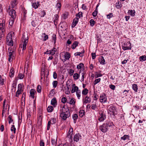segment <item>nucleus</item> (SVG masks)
<instances>
[{
  "label": "nucleus",
  "instance_id": "nucleus-1",
  "mask_svg": "<svg viewBox=\"0 0 146 146\" xmlns=\"http://www.w3.org/2000/svg\"><path fill=\"white\" fill-rule=\"evenodd\" d=\"M59 111L60 117L62 120H66L70 116L69 108L65 105L60 106Z\"/></svg>",
  "mask_w": 146,
  "mask_h": 146
},
{
  "label": "nucleus",
  "instance_id": "nucleus-2",
  "mask_svg": "<svg viewBox=\"0 0 146 146\" xmlns=\"http://www.w3.org/2000/svg\"><path fill=\"white\" fill-rule=\"evenodd\" d=\"M113 125V123L110 121H107L100 126V130L103 132H106L108 129V127H111Z\"/></svg>",
  "mask_w": 146,
  "mask_h": 146
},
{
  "label": "nucleus",
  "instance_id": "nucleus-3",
  "mask_svg": "<svg viewBox=\"0 0 146 146\" xmlns=\"http://www.w3.org/2000/svg\"><path fill=\"white\" fill-rule=\"evenodd\" d=\"M28 36L23 35L21 39L22 42L21 45H22V46L21 47L23 48V50H24L26 49L27 44L28 42Z\"/></svg>",
  "mask_w": 146,
  "mask_h": 146
},
{
  "label": "nucleus",
  "instance_id": "nucleus-4",
  "mask_svg": "<svg viewBox=\"0 0 146 146\" xmlns=\"http://www.w3.org/2000/svg\"><path fill=\"white\" fill-rule=\"evenodd\" d=\"M14 33L13 32L9 33L6 37V43L8 45L12 46L13 44V42L12 40V34Z\"/></svg>",
  "mask_w": 146,
  "mask_h": 146
},
{
  "label": "nucleus",
  "instance_id": "nucleus-5",
  "mask_svg": "<svg viewBox=\"0 0 146 146\" xmlns=\"http://www.w3.org/2000/svg\"><path fill=\"white\" fill-rule=\"evenodd\" d=\"M117 108L114 105L110 106V107L108 110V113L110 114L115 116L117 113Z\"/></svg>",
  "mask_w": 146,
  "mask_h": 146
},
{
  "label": "nucleus",
  "instance_id": "nucleus-6",
  "mask_svg": "<svg viewBox=\"0 0 146 146\" xmlns=\"http://www.w3.org/2000/svg\"><path fill=\"white\" fill-rule=\"evenodd\" d=\"M122 48L123 50H125L131 49V46L130 41L124 42H122Z\"/></svg>",
  "mask_w": 146,
  "mask_h": 146
},
{
  "label": "nucleus",
  "instance_id": "nucleus-7",
  "mask_svg": "<svg viewBox=\"0 0 146 146\" xmlns=\"http://www.w3.org/2000/svg\"><path fill=\"white\" fill-rule=\"evenodd\" d=\"M73 132V129L71 127L69 129V131L67 135V137L69 138V141L70 143H72L73 141L72 140V135Z\"/></svg>",
  "mask_w": 146,
  "mask_h": 146
},
{
  "label": "nucleus",
  "instance_id": "nucleus-8",
  "mask_svg": "<svg viewBox=\"0 0 146 146\" xmlns=\"http://www.w3.org/2000/svg\"><path fill=\"white\" fill-rule=\"evenodd\" d=\"M99 115L98 117V120L100 122L104 120L106 116L104 111H100L99 112Z\"/></svg>",
  "mask_w": 146,
  "mask_h": 146
},
{
  "label": "nucleus",
  "instance_id": "nucleus-9",
  "mask_svg": "<svg viewBox=\"0 0 146 146\" xmlns=\"http://www.w3.org/2000/svg\"><path fill=\"white\" fill-rule=\"evenodd\" d=\"M42 110L39 109L38 110L37 119L38 123H42Z\"/></svg>",
  "mask_w": 146,
  "mask_h": 146
},
{
  "label": "nucleus",
  "instance_id": "nucleus-10",
  "mask_svg": "<svg viewBox=\"0 0 146 146\" xmlns=\"http://www.w3.org/2000/svg\"><path fill=\"white\" fill-rule=\"evenodd\" d=\"M100 102L101 103H104L107 101V98L106 95L105 94H103L100 95Z\"/></svg>",
  "mask_w": 146,
  "mask_h": 146
},
{
  "label": "nucleus",
  "instance_id": "nucleus-11",
  "mask_svg": "<svg viewBox=\"0 0 146 146\" xmlns=\"http://www.w3.org/2000/svg\"><path fill=\"white\" fill-rule=\"evenodd\" d=\"M56 118H52L49 121L47 124V130H48L50 129V125L55 123L56 122Z\"/></svg>",
  "mask_w": 146,
  "mask_h": 146
},
{
  "label": "nucleus",
  "instance_id": "nucleus-12",
  "mask_svg": "<svg viewBox=\"0 0 146 146\" xmlns=\"http://www.w3.org/2000/svg\"><path fill=\"white\" fill-rule=\"evenodd\" d=\"M10 8L7 10V11L9 12V14L11 18L12 19H15L16 15L15 14V10L13 9H12L9 11V9Z\"/></svg>",
  "mask_w": 146,
  "mask_h": 146
},
{
  "label": "nucleus",
  "instance_id": "nucleus-13",
  "mask_svg": "<svg viewBox=\"0 0 146 146\" xmlns=\"http://www.w3.org/2000/svg\"><path fill=\"white\" fill-rule=\"evenodd\" d=\"M5 21L4 20L2 21V22L0 23V31L2 32L3 34L5 31ZM3 35L1 34V35Z\"/></svg>",
  "mask_w": 146,
  "mask_h": 146
},
{
  "label": "nucleus",
  "instance_id": "nucleus-14",
  "mask_svg": "<svg viewBox=\"0 0 146 146\" xmlns=\"http://www.w3.org/2000/svg\"><path fill=\"white\" fill-rule=\"evenodd\" d=\"M81 137V136L80 133H77L76 134L74 135L73 137V140L74 141H75L76 142H78L80 139V137Z\"/></svg>",
  "mask_w": 146,
  "mask_h": 146
},
{
  "label": "nucleus",
  "instance_id": "nucleus-15",
  "mask_svg": "<svg viewBox=\"0 0 146 146\" xmlns=\"http://www.w3.org/2000/svg\"><path fill=\"white\" fill-rule=\"evenodd\" d=\"M57 101L56 98L52 99L51 101V104L54 107H55L57 105Z\"/></svg>",
  "mask_w": 146,
  "mask_h": 146
},
{
  "label": "nucleus",
  "instance_id": "nucleus-16",
  "mask_svg": "<svg viewBox=\"0 0 146 146\" xmlns=\"http://www.w3.org/2000/svg\"><path fill=\"white\" fill-rule=\"evenodd\" d=\"M98 60L100 64H102L104 65L106 64L105 60L103 56L99 57Z\"/></svg>",
  "mask_w": 146,
  "mask_h": 146
},
{
  "label": "nucleus",
  "instance_id": "nucleus-17",
  "mask_svg": "<svg viewBox=\"0 0 146 146\" xmlns=\"http://www.w3.org/2000/svg\"><path fill=\"white\" fill-rule=\"evenodd\" d=\"M78 87L75 86V84H72V88L71 90V93H74L75 92H76V91L78 90H79Z\"/></svg>",
  "mask_w": 146,
  "mask_h": 146
},
{
  "label": "nucleus",
  "instance_id": "nucleus-18",
  "mask_svg": "<svg viewBox=\"0 0 146 146\" xmlns=\"http://www.w3.org/2000/svg\"><path fill=\"white\" fill-rule=\"evenodd\" d=\"M91 101L90 98L88 96H86L83 100V102L85 104L90 103Z\"/></svg>",
  "mask_w": 146,
  "mask_h": 146
},
{
  "label": "nucleus",
  "instance_id": "nucleus-19",
  "mask_svg": "<svg viewBox=\"0 0 146 146\" xmlns=\"http://www.w3.org/2000/svg\"><path fill=\"white\" fill-rule=\"evenodd\" d=\"M79 19L78 18H75L73 21V22L72 25V27L73 28L78 23Z\"/></svg>",
  "mask_w": 146,
  "mask_h": 146
},
{
  "label": "nucleus",
  "instance_id": "nucleus-20",
  "mask_svg": "<svg viewBox=\"0 0 146 146\" xmlns=\"http://www.w3.org/2000/svg\"><path fill=\"white\" fill-rule=\"evenodd\" d=\"M39 3V1H37V2L35 3L32 2V7L35 9H37L40 5Z\"/></svg>",
  "mask_w": 146,
  "mask_h": 146
},
{
  "label": "nucleus",
  "instance_id": "nucleus-21",
  "mask_svg": "<svg viewBox=\"0 0 146 146\" xmlns=\"http://www.w3.org/2000/svg\"><path fill=\"white\" fill-rule=\"evenodd\" d=\"M35 93H36V91L35 90L32 89L30 91V94L32 98H34L35 94Z\"/></svg>",
  "mask_w": 146,
  "mask_h": 146
},
{
  "label": "nucleus",
  "instance_id": "nucleus-22",
  "mask_svg": "<svg viewBox=\"0 0 146 146\" xmlns=\"http://www.w3.org/2000/svg\"><path fill=\"white\" fill-rule=\"evenodd\" d=\"M11 51L10 52H9V60L10 61L11 58H13V57H14L13 56V53H14V51L13 50H11Z\"/></svg>",
  "mask_w": 146,
  "mask_h": 146
},
{
  "label": "nucleus",
  "instance_id": "nucleus-23",
  "mask_svg": "<svg viewBox=\"0 0 146 146\" xmlns=\"http://www.w3.org/2000/svg\"><path fill=\"white\" fill-rule=\"evenodd\" d=\"M72 117L73 119L74 123H76V122L77 119L78 117V114L76 113L73 114L72 115Z\"/></svg>",
  "mask_w": 146,
  "mask_h": 146
},
{
  "label": "nucleus",
  "instance_id": "nucleus-24",
  "mask_svg": "<svg viewBox=\"0 0 146 146\" xmlns=\"http://www.w3.org/2000/svg\"><path fill=\"white\" fill-rule=\"evenodd\" d=\"M56 90L54 89L51 90L50 91L48 95V97H50L52 96H53L55 94V93Z\"/></svg>",
  "mask_w": 146,
  "mask_h": 146
},
{
  "label": "nucleus",
  "instance_id": "nucleus-25",
  "mask_svg": "<svg viewBox=\"0 0 146 146\" xmlns=\"http://www.w3.org/2000/svg\"><path fill=\"white\" fill-rule=\"evenodd\" d=\"M17 1V0H12L11 2L12 8H14L17 5L18 3Z\"/></svg>",
  "mask_w": 146,
  "mask_h": 146
},
{
  "label": "nucleus",
  "instance_id": "nucleus-26",
  "mask_svg": "<svg viewBox=\"0 0 146 146\" xmlns=\"http://www.w3.org/2000/svg\"><path fill=\"white\" fill-rule=\"evenodd\" d=\"M99 6V4H98L96 6L95 10L92 13V15L94 17H96L98 14V7Z\"/></svg>",
  "mask_w": 146,
  "mask_h": 146
},
{
  "label": "nucleus",
  "instance_id": "nucleus-27",
  "mask_svg": "<svg viewBox=\"0 0 146 146\" xmlns=\"http://www.w3.org/2000/svg\"><path fill=\"white\" fill-rule=\"evenodd\" d=\"M29 52V55L31 56L32 55L33 53V47L32 46L30 45L28 48Z\"/></svg>",
  "mask_w": 146,
  "mask_h": 146
},
{
  "label": "nucleus",
  "instance_id": "nucleus-28",
  "mask_svg": "<svg viewBox=\"0 0 146 146\" xmlns=\"http://www.w3.org/2000/svg\"><path fill=\"white\" fill-rule=\"evenodd\" d=\"M78 41H74L72 45V48L73 49H75L76 47L78 46Z\"/></svg>",
  "mask_w": 146,
  "mask_h": 146
},
{
  "label": "nucleus",
  "instance_id": "nucleus-29",
  "mask_svg": "<svg viewBox=\"0 0 146 146\" xmlns=\"http://www.w3.org/2000/svg\"><path fill=\"white\" fill-rule=\"evenodd\" d=\"M70 55L69 52H66L64 55V57L65 60H69L70 57Z\"/></svg>",
  "mask_w": 146,
  "mask_h": 146
},
{
  "label": "nucleus",
  "instance_id": "nucleus-30",
  "mask_svg": "<svg viewBox=\"0 0 146 146\" xmlns=\"http://www.w3.org/2000/svg\"><path fill=\"white\" fill-rule=\"evenodd\" d=\"M122 6L121 3L119 1H118L115 3V7L117 9L121 8Z\"/></svg>",
  "mask_w": 146,
  "mask_h": 146
},
{
  "label": "nucleus",
  "instance_id": "nucleus-31",
  "mask_svg": "<svg viewBox=\"0 0 146 146\" xmlns=\"http://www.w3.org/2000/svg\"><path fill=\"white\" fill-rule=\"evenodd\" d=\"M15 72L14 70V68H12L10 70V72L9 73V76L10 77H13L14 75Z\"/></svg>",
  "mask_w": 146,
  "mask_h": 146
},
{
  "label": "nucleus",
  "instance_id": "nucleus-32",
  "mask_svg": "<svg viewBox=\"0 0 146 146\" xmlns=\"http://www.w3.org/2000/svg\"><path fill=\"white\" fill-rule=\"evenodd\" d=\"M91 109L93 110H95L97 111L98 110L97 106L96 104H93L91 105Z\"/></svg>",
  "mask_w": 146,
  "mask_h": 146
},
{
  "label": "nucleus",
  "instance_id": "nucleus-33",
  "mask_svg": "<svg viewBox=\"0 0 146 146\" xmlns=\"http://www.w3.org/2000/svg\"><path fill=\"white\" fill-rule=\"evenodd\" d=\"M69 14L68 12H65L62 14V18L65 19L67 18Z\"/></svg>",
  "mask_w": 146,
  "mask_h": 146
},
{
  "label": "nucleus",
  "instance_id": "nucleus-34",
  "mask_svg": "<svg viewBox=\"0 0 146 146\" xmlns=\"http://www.w3.org/2000/svg\"><path fill=\"white\" fill-rule=\"evenodd\" d=\"M128 13L130 14V15L132 16H134L135 15V12L134 10H128Z\"/></svg>",
  "mask_w": 146,
  "mask_h": 146
},
{
  "label": "nucleus",
  "instance_id": "nucleus-35",
  "mask_svg": "<svg viewBox=\"0 0 146 146\" xmlns=\"http://www.w3.org/2000/svg\"><path fill=\"white\" fill-rule=\"evenodd\" d=\"M5 103L3 102V110H2V117H3L4 116V115H3L4 113L5 112L6 110H7V108H5Z\"/></svg>",
  "mask_w": 146,
  "mask_h": 146
},
{
  "label": "nucleus",
  "instance_id": "nucleus-36",
  "mask_svg": "<svg viewBox=\"0 0 146 146\" xmlns=\"http://www.w3.org/2000/svg\"><path fill=\"white\" fill-rule=\"evenodd\" d=\"M132 88L135 92H137V90L138 89V86L136 84H134L132 85Z\"/></svg>",
  "mask_w": 146,
  "mask_h": 146
},
{
  "label": "nucleus",
  "instance_id": "nucleus-37",
  "mask_svg": "<svg viewBox=\"0 0 146 146\" xmlns=\"http://www.w3.org/2000/svg\"><path fill=\"white\" fill-rule=\"evenodd\" d=\"M79 77L80 75L77 73L74 74L73 76V77L74 80H78Z\"/></svg>",
  "mask_w": 146,
  "mask_h": 146
},
{
  "label": "nucleus",
  "instance_id": "nucleus-38",
  "mask_svg": "<svg viewBox=\"0 0 146 146\" xmlns=\"http://www.w3.org/2000/svg\"><path fill=\"white\" fill-rule=\"evenodd\" d=\"M76 18H78L79 19L80 17H82V12H80L78 13H77L76 15Z\"/></svg>",
  "mask_w": 146,
  "mask_h": 146
},
{
  "label": "nucleus",
  "instance_id": "nucleus-39",
  "mask_svg": "<svg viewBox=\"0 0 146 146\" xmlns=\"http://www.w3.org/2000/svg\"><path fill=\"white\" fill-rule=\"evenodd\" d=\"M85 111L84 110H80L79 111V115L82 117L85 114Z\"/></svg>",
  "mask_w": 146,
  "mask_h": 146
},
{
  "label": "nucleus",
  "instance_id": "nucleus-40",
  "mask_svg": "<svg viewBox=\"0 0 146 146\" xmlns=\"http://www.w3.org/2000/svg\"><path fill=\"white\" fill-rule=\"evenodd\" d=\"M54 110L53 107L52 106H48L47 108V110L48 112H52Z\"/></svg>",
  "mask_w": 146,
  "mask_h": 146
},
{
  "label": "nucleus",
  "instance_id": "nucleus-41",
  "mask_svg": "<svg viewBox=\"0 0 146 146\" xmlns=\"http://www.w3.org/2000/svg\"><path fill=\"white\" fill-rule=\"evenodd\" d=\"M139 60L141 61H143L146 60V56L143 55L140 56L139 58Z\"/></svg>",
  "mask_w": 146,
  "mask_h": 146
},
{
  "label": "nucleus",
  "instance_id": "nucleus-42",
  "mask_svg": "<svg viewBox=\"0 0 146 146\" xmlns=\"http://www.w3.org/2000/svg\"><path fill=\"white\" fill-rule=\"evenodd\" d=\"M68 103L70 104L74 105L76 103V100L74 98H71Z\"/></svg>",
  "mask_w": 146,
  "mask_h": 146
},
{
  "label": "nucleus",
  "instance_id": "nucleus-43",
  "mask_svg": "<svg viewBox=\"0 0 146 146\" xmlns=\"http://www.w3.org/2000/svg\"><path fill=\"white\" fill-rule=\"evenodd\" d=\"M31 111L30 110H28L27 111V118L29 119V120H30V118L31 116Z\"/></svg>",
  "mask_w": 146,
  "mask_h": 146
},
{
  "label": "nucleus",
  "instance_id": "nucleus-44",
  "mask_svg": "<svg viewBox=\"0 0 146 146\" xmlns=\"http://www.w3.org/2000/svg\"><path fill=\"white\" fill-rule=\"evenodd\" d=\"M88 90L87 88H85L84 89L82 92V94L83 95H86L88 93Z\"/></svg>",
  "mask_w": 146,
  "mask_h": 146
},
{
  "label": "nucleus",
  "instance_id": "nucleus-45",
  "mask_svg": "<svg viewBox=\"0 0 146 146\" xmlns=\"http://www.w3.org/2000/svg\"><path fill=\"white\" fill-rule=\"evenodd\" d=\"M129 135H124L123 137H121V139L125 141L127 139H129Z\"/></svg>",
  "mask_w": 146,
  "mask_h": 146
},
{
  "label": "nucleus",
  "instance_id": "nucleus-46",
  "mask_svg": "<svg viewBox=\"0 0 146 146\" xmlns=\"http://www.w3.org/2000/svg\"><path fill=\"white\" fill-rule=\"evenodd\" d=\"M56 49L54 48L52 49L51 50H50V54H51L52 56H53L54 55L56 52Z\"/></svg>",
  "mask_w": 146,
  "mask_h": 146
},
{
  "label": "nucleus",
  "instance_id": "nucleus-47",
  "mask_svg": "<svg viewBox=\"0 0 146 146\" xmlns=\"http://www.w3.org/2000/svg\"><path fill=\"white\" fill-rule=\"evenodd\" d=\"M101 79L100 78H99L97 79H96L93 82L94 85L95 86L97 83L100 82Z\"/></svg>",
  "mask_w": 146,
  "mask_h": 146
},
{
  "label": "nucleus",
  "instance_id": "nucleus-48",
  "mask_svg": "<svg viewBox=\"0 0 146 146\" xmlns=\"http://www.w3.org/2000/svg\"><path fill=\"white\" fill-rule=\"evenodd\" d=\"M101 71H99L98 72H97L96 74L95 78H98L102 76V74L101 73Z\"/></svg>",
  "mask_w": 146,
  "mask_h": 146
},
{
  "label": "nucleus",
  "instance_id": "nucleus-49",
  "mask_svg": "<svg viewBox=\"0 0 146 146\" xmlns=\"http://www.w3.org/2000/svg\"><path fill=\"white\" fill-rule=\"evenodd\" d=\"M84 66V64L82 63H80L77 66V68L78 69H79L82 68Z\"/></svg>",
  "mask_w": 146,
  "mask_h": 146
},
{
  "label": "nucleus",
  "instance_id": "nucleus-50",
  "mask_svg": "<svg viewBox=\"0 0 146 146\" xmlns=\"http://www.w3.org/2000/svg\"><path fill=\"white\" fill-rule=\"evenodd\" d=\"M8 119L9 120V123L10 124L11 122H12L13 121V120L12 119V117L11 115H9L8 117Z\"/></svg>",
  "mask_w": 146,
  "mask_h": 146
},
{
  "label": "nucleus",
  "instance_id": "nucleus-51",
  "mask_svg": "<svg viewBox=\"0 0 146 146\" xmlns=\"http://www.w3.org/2000/svg\"><path fill=\"white\" fill-rule=\"evenodd\" d=\"M11 131H13V133L14 134L16 133V129L15 127V126L14 125H12L11 126Z\"/></svg>",
  "mask_w": 146,
  "mask_h": 146
},
{
  "label": "nucleus",
  "instance_id": "nucleus-52",
  "mask_svg": "<svg viewBox=\"0 0 146 146\" xmlns=\"http://www.w3.org/2000/svg\"><path fill=\"white\" fill-rule=\"evenodd\" d=\"M4 79H3L1 75H0V84L3 85L4 84Z\"/></svg>",
  "mask_w": 146,
  "mask_h": 146
},
{
  "label": "nucleus",
  "instance_id": "nucleus-53",
  "mask_svg": "<svg viewBox=\"0 0 146 146\" xmlns=\"http://www.w3.org/2000/svg\"><path fill=\"white\" fill-rule=\"evenodd\" d=\"M23 92L22 91L17 90L15 96L17 97H19V95L21 94Z\"/></svg>",
  "mask_w": 146,
  "mask_h": 146
},
{
  "label": "nucleus",
  "instance_id": "nucleus-54",
  "mask_svg": "<svg viewBox=\"0 0 146 146\" xmlns=\"http://www.w3.org/2000/svg\"><path fill=\"white\" fill-rule=\"evenodd\" d=\"M51 143L53 145H55L57 143L56 140L55 139L52 138L51 139Z\"/></svg>",
  "mask_w": 146,
  "mask_h": 146
},
{
  "label": "nucleus",
  "instance_id": "nucleus-55",
  "mask_svg": "<svg viewBox=\"0 0 146 146\" xmlns=\"http://www.w3.org/2000/svg\"><path fill=\"white\" fill-rule=\"evenodd\" d=\"M41 86L40 85H38L37 87V92L39 93H40L41 92Z\"/></svg>",
  "mask_w": 146,
  "mask_h": 146
},
{
  "label": "nucleus",
  "instance_id": "nucleus-56",
  "mask_svg": "<svg viewBox=\"0 0 146 146\" xmlns=\"http://www.w3.org/2000/svg\"><path fill=\"white\" fill-rule=\"evenodd\" d=\"M52 39L54 41V44H55L56 40V36L55 35L53 34L52 36Z\"/></svg>",
  "mask_w": 146,
  "mask_h": 146
},
{
  "label": "nucleus",
  "instance_id": "nucleus-57",
  "mask_svg": "<svg viewBox=\"0 0 146 146\" xmlns=\"http://www.w3.org/2000/svg\"><path fill=\"white\" fill-rule=\"evenodd\" d=\"M80 94H81V92H80V90H78L77 91H76V94L77 96L78 97V98L79 99L80 98Z\"/></svg>",
  "mask_w": 146,
  "mask_h": 146
},
{
  "label": "nucleus",
  "instance_id": "nucleus-58",
  "mask_svg": "<svg viewBox=\"0 0 146 146\" xmlns=\"http://www.w3.org/2000/svg\"><path fill=\"white\" fill-rule=\"evenodd\" d=\"M65 25H66V23L61 22L60 23L59 25L60 26L61 28H64Z\"/></svg>",
  "mask_w": 146,
  "mask_h": 146
},
{
  "label": "nucleus",
  "instance_id": "nucleus-59",
  "mask_svg": "<svg viewBox=\"0 0 146 146\" xmlns=\"http://www.w3.org/2000/svg\"><path fill=\"white\" fill-rule=\"evenodd\" d=\"M25 98H26V92H23V93L22 94V100H23V101L24 102H25Z\"/></svg>",
  "mask_w": 146,
  "mask_h": 146
},
{
  "label": "nucleus",
  "instance_id": "nucleus-60",
  "mask_svg": "<svg viewBox=\"0 0 146 146\" xmlns=\"http://www.w3.org/2000/svg\"><path fill=\"white\" fill-rule=\"evenodd\" d=\"M90 22L91 26L92 27L93 26L95 23V21L92 19L90 20Z\"/></svg>",
  "mask_w": 146,
  "mask_h": 146
},
{
  "label": "nucleus",
  "instance_id": "nucleus-61",
  "mask_svg": "<svg viewBox=\"0 0 146 146\" xmlns=\"http://www.w3.org/2000/svg\"><path fill=\"white\" fill-rule=\"evenodd\" d=\"M14 19H10L9 20V24L11 26H12L14 22Z\"/></svg>",
  "mask_w": 146,
  "mask_h": 146
},
{
  "label": "nucleus",
  "instance_id": "nucleus-62",
  "mask_svg": "<svg viewBox=\"0 0 146 146\" xmlns=\"http://www.w3.org/2000/svg\"><path fill=\"white\" fill-rule=\"evenodd\" d=\"M113 16L112 13H110L108 15H107V18L108 19H110L112 17H113Z\"/></svg>",
  "mask_w": 146,
  "mask_h": 146
},
{
  "label": "nucleus",
  "instance_id": "nucleus-63",
  "mask_svg": "<svg viewBox=\"0 0 146 146\" xmlns=\"http://www.w3.org/2000/svg\"><path fill=\"white\" fill-rule=\"evenodd\" d=\"M22 84H19L18 86V90H17L22 91H23V90H22Z\"/></svg>",
  "mask_w": 146,
  "mask_h": 146
},
{
  "label": "nucleus",
  "instance_id": "nucleus-64",
  "mask_svg": "<svg viewBox=\"0 0 146 146\" xmlns=\"http://www.w3.org/2000/svg\"><path fill=\"white\" fill-rule=\"evenodd\" d=\"M74 70L72 69H70V71L69 72V75L70 76H72L73 75V74L74 73Z\"/></svg>",
  "mask_w": 146,
  "mask_h": 146
}]
</instances>
